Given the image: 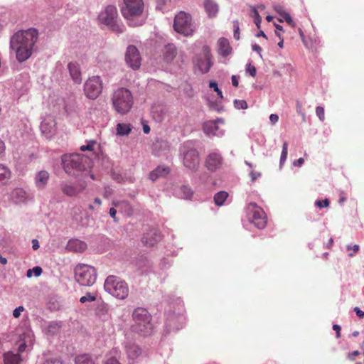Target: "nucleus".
<instances>
[{
	"label": "nucleus",
	"mask_w": 364,
	"mask_h": 364,
	"mask_svg": "<svg viewBox=\"0 0 364 364\" xmlns=\"http://www.w3.org/2000/svg\"><path fill=\"white\" fill-rule=\"evenodd\" d=\"M38 31L33 28L16 32L10 38V48L19 63L28 60L35 50Z\"/></svg>",
	"instance_id": "1"
},
{
	"label": "nucleus",
	"mask_w": 364,
	"mask_h": 364,
	"mask_svg": "<svg viewBox=\"0 0 364 364\" xmlns=\"http://www.w3.org/2000/svg\"><path fill=\"white\" fill-rule=\"evenodd\" d=\"M62 164L66 173L74 177H78L80 175L88 172L92 161L90 158L85 155L70 154L62 156Z\"/></svg>",
	"instance_id": "2"
},
{
	"label": "nucleus",
	"mask_w": 364,
	"mask_h": 364,
	"mask_svg": "<svg viewBox=\"0 0 364 364\" xmlns=\"http://www.w3.org/2000/svg\"><path fill=\"white\" fill-rule=\"evenodd\" d=\"M132 318L134 321V324L132 325L133 331L143 336H146L151 333L153 328L151 323V316L146 309L141 307L135 309L132 313Z\"/></svg>",
	"instance_id": "3"
},
{
	"label": "nucleus",
	"mask_w": 364,
	"mask_h": 364,
	"mask_svg": "<svg viewBox=\"0 0 364 364\" xmlns=\"http://www.w3.org/2000/svg\"><path fill=\"white\" fill-rule=\"evenodd\" d=\"M112 105L114 110L120 114L128 113L134 104V98L131 92L127 88H118L112 97Z\"/></svg>",
	"instance_id": "4"
},
{
	"label": "nucleus",
	"mask_w": 364,
	"mask_h": 364,
	"mask_svg": "<svg viewBox=\"0 0 364 364\" xmlns=\"http://www.w3.org/2000/svg\"><path fill=\"white\" fill-rule=\"evenodd\" d=\"M105 290L114 297L124 300L129 295L127 284L120 278L110 275L107 277L104 284Z\"/></svg>",
	"instance_id": "5"
},
{
	"label": "nucleus",
	"mask_w": 364,
	"mask_h": 364,
	"mask_svg": "<svg viewBox=\"0 0 364 364\" xmlns=\"http://www.w3.org/2000/svg\"><path fill=\"white\" fill-rule=\"evenodd\" d=\"M173 28L177 33L188 36L193 35L196 26L189 14L180 11L175 16Z\"/></svg>",
	"instance_id": "6"
},
{
	"label": "nucleus",
	"mask_w": 364,
	"mask_h": 364,
	"mask_svg": "<svg viewBox=\"0 0 364 364\" xmlns=\"http://www.w3.org/2000/svg\"><path fill=\"white\" fill-rule=\"evenodd\" d=\"M117 10L113 5L107 6L98 15L97 19L101 24L109 27L113 31L122 33L123 28L117 23Z\"/></svg>",
	"instance_id": "7"
},
{
	"label": "nucleus",
	"mask_w": 364,
	"mask_h": 364,
	"mask_svg": "<svg viewBox=\"0 0 364 364\" xmlns=\"http://www.w3.org/2000/svg\"><path fill=\"white\" fill-rule=\"evenodd\" d=\"M75 277L81 286L90 287L97 279L96 269L87 264H79L75 269Z\"/></svg>",
	"instance_id": "8"
},
{
	"label": "nucleus",
	"mask_w": 364,
	"mask_h": 364,
	"mask_svg": "<svg viewBox=\"0 0 364 364\" xmlns=\"http://www.w3.org/2000/svg\"><path fill=\"white\" fill-rule=\"evenodd\" d=\"M183 164L185 167L191 171H196L200 164L199 154L196 149L193 148L191 142H186L182 149Z\"/></svg>",
	"instance_id": "9"
},
{
	"label": "nucleus",
	"mask_w": 364,
	"mask_h": 364,
	"mask_svg": "<svg viewBox=\"0 0 364 364\" xmlns=\"http://www.w3.org/2000/svg\"><path fill=\"white\" fill-rule=\"evenodd\" d=\"M248 220L258 229L265 228L267 222L266 213L255 203H250L246 208Z\"/></svg>",
	"instance_id": "10"
},
{
	"label": "nucleus",
	"mask_w": 364,
	"mask_h": 364,
	"mask_svg": "<svg viewBox=\"0 0 364 364\" xmlns=\"http://www.w3.org/2000/svg\"><path fill=\"white\" fill-rule=\"evenodd\" d=\"M143 9L144 2L142 0H124L121 11L125 18L131 19L140 16Z\"/></svg>",
	"instance_id": "11"
},
{
	"label": "nucleus",
	"mask_w": 364,
	"mask_h": 364,
	"mask_svg": "<svg viewBox=\"0 0 364 364\" xmlns=\"http://www.w3.org/2000/svg\"><path fill=\"white\" fill-rule=\"evenodd\" d=\"M102 90V81L100 76L90 77L84 85V92L89 99H96Z\"/></svg>",
	"instance_id": "12"
},
{
	"label": "nucleus",
	"mask_w": 364,
	"mask_h": 364,
	"mask_svg": "<svg viewBox=\"0 0 364 364\" xmlns=\"http://www.w3.org/2000/svg\"><path fill=\"white\" fill-rule=\"evenodd\" d=\"M203 56L196 57L195 60V65L199 71L204 74L209 72L213 65L212 55L210 49L208 46L203 47Z\"/></svg>",
	"instance_id": "13"
},
{
	"label": "nucleus",
	"mask_w": 364,
	"mask_h": 364,
	"mask_svg": "<svg viewBox=\"0 0 364 364\" xmlns=\"http://www.w3.org/2000/svg\"><path fill=\"white\" fill-rule=\"evenodd\" d=\"M141 55L136 46L130 45L127 48L125 61L133 70H138L141 65Z\"/></svg>",
	"instance_id": "14"
},
{
	"label": "nucleus",
	"mask_w": 364,
	"mask_h": 364,
	"mask_svg": "<svg viewBox=\"0 0 364 364\" xmlns=\"http://www.w3.org/2000/svg\"><path fill=\"white\" fill-rule=\"evenodd\" d=\"M223 158L218 150L208 154L205 161V166L211 172H215L222 167Z\"/></svg>",
	"instance_id": "15"
},
{
	"label": "nucleus",
	"mask_w": 364,
	"mask_h": 364,
	"mask_svg": "<svg viewBox=\"0 0 364 364\" xmlns=\"http://www.w3.org/2000/svg\"><path fill=\"white\" fill-rule=\"evenodd\" d=\"M9 198L16 205L26 204L34 200L32 194L28 193L24 189L16 188L9 193Z\"/></svg>",
	"instance_id": "16"
},
{
	"label": "nucleus",
	"mask_w": 364,
	"mask_h": 364,
	"mask_svg": "<svg viewBox=\"0 0 364 364\" xmlns=\"http://www.w3.org/2000/svg\"><path fill=\"white\" fill-rule=\"evenodd\" d=\"M218 122L223 124V120L222 119H218L215 121L205 122L203 126L204 133L208 136H223L225 131L218 127Z\"/></svg>",
	"instance_id": "17"
},
{
	"label": "nucleus",
	"mask_w": 364,
	"mask_h": 364,
	"mask_svg": "<svg viewBox=\"0 0 364 364\" xmlns=\"http://www.w3.org/2000/svg\"><path fill=\"white\" fill-rule=\"evenodd\" d=\"M185 317L183 314L176 315L175 313L168 314L166 321V328L168 332L178 331L183 327L185 323Z\"/></svg>",
	"instance_id": "18"
},
{
	"label": "nucleus",
	"mask_w": 364,
	"mask_h": 364,
	"mask_svg": "<svg viewBox=\"0 0 364 364\" xmlns=\"http://www.w3.org/2000/svg\"><path fill=\"white\" fill-rule=\"evenodd\" d=\"M161 239V233L156 228L145 230L141 241L146 246H154Z\"/></svg>",
	"instance_id": "19"
},
{
	"label": "nucleus",
	"mask_w": 364,
	"mask_h": 364,
	"mask_svg": "<svg viewBox=\"0 0 364 364\" xmlns=\"http://www.w3.org/2000/svg\"><path fill=\"white\" fill-rule=\"evenodd\" d=\"M50 179V173L45 170L38 171L34 176V184L38 190L46 188Z\"/></svg>",
	"instance_id": "20"
},
{
	"label": "nucleus",
	"mask_w": 364,
	"mask_h": 364,
	"mask_svg": "<svg viewBox=\"0 0 364 364\" xmlns=\"http://www.w3.org/2000/svg\"><path fill=\"white\" fill-rule=\"evenodd\" d=\"M55 122L52 117L44 119L40 125V129L46 137L50 138L55 133Z\"/></svg>",
	"instance_id": "21"
},
{
	"label": "nucleus",
	"mask_w": 364,
	"mask_h": 364,
	"mask_svg": "<svg viewBox=\"0 0 364 364\" xmlns=\"http://www.w3.org/2000/svg\"><path fill=\"white\" fill-rule=\"evenodd\" d=\"M76 210L73 215V225L76 228H84L88 225L89 217Z\"/></svg>",
	"instance_id": "22"
},
{
	"label": "nucleus",
	"mask_w": 364,
	"mask_h": 364,
	"mask_svg": "<svg viewBox=\"0 0 364 364\" xmlns=\"http://www.w3.org/2000/svg\"><path fill=\"white\" fill-rule=\"evenodd\" d=\"M174 193L178 198L191 200L193 195V191L189 185H182L175 190Z\"/></svg>",
	"instance_id": "23"
},
{
	"label": "nucleus",
	"mask_w": 364,
	"mask_h": 364,
	"mask_svg": "<svg viewBox=\"0 0 364 364\" xmlns=\"http://www.w3.org/2000/svg\"><path fill=\"white\" fill-rule=\"evenodd\" d=\"M218 53L223 57L229 55L232 53V48L229 41L225 38H220L218 41Z\"/></svg>",
	"instance_id": "24"
},
{
	"label": "nucleus",
	"mask_w": 364,
	"mask_h": 364,
	"mask_svg": "<svg viewBox=\"0 0 364 364\" xmlns=\"http://www.w3.org/2000/svg\"><path fill=\"white\" fill-rule=\"evenodd\" d=\"M68 68L73 81L77 84H80L82 82L80 65L77 63L71 62L68 65Z\"/></svg>",
	"instance_id": "25"
},
{
	"label": "nucleus",
	"mask_w": 364,
	"mask_h": 364,
	"mask_svg": "<svg viewBox=\"0 0 364 364\" xmlns=\"http://www.w3.org/2000/svg\"><path fill=\"white\" fill-rule=\"evenodd\" d=\"M67 250L74 252H83L87 248V245L78 239H71L68 241Z\"/></svg>",
	"instance_id": "26"
},
{
	"label": "nucleus",
	"mask_w": 364,
	"mask_h": 364,
	"mask_svg": "<svg viewBox=\"0 0 364 364\" xmlns=\"http://www.w3.org/2000/svg\"><path fill=\"white\" fill-rule=\"evenodd\" d=\"M169 172L170 170L168 167L164 166H159L150 173L149 179L152 181H155L161 177L166 176Z\"/></svg>",
	"instance_id": "27"
},
{
	"label": "nucleus",
	"mask_w": 364,
	"mask_h": 364,
	"mask_svg": "<svg viewBox=\"0 0 364 364\" xmlns=\"http://www.w3.org/2000/svg\"><path fill=\"white\" fill-rule=\"evenodd\" d=\"M3 358L4 364H21L23 360L19 353H15L12 351L5 353Z\"/></svg>",
	"instance_id": "28"
},
{
	"label": "nucleus",
	"mask_w": 364,
	"mask_h": 364,
	"mask_svg": "<svg viewBox=\"0 0 364 364\" xmlns=\"http://www.w3.org/2000/svg\"><path fill=\"white\" fill-rule=\"evenodd\" d=\"M177 55V49L174 44L168 43L164 48V59L166 63H171Z\"/></svg>",
	"instance_id": "29"
},
{
	"label": "nucleus",
	"mask_w": 364,
	"mask_h": 364,
	"mask_svg": "<svg viewBox=\"0 0 364 364\" xmlns=\"http://www.w3.org/2000/svg\"><path fill=\"white\" fill-rule=\"evenodd\" d=\"M204 7L208 16L210 18L216 16L219 6L213 0H204Z\"/></svg>",
	"instance_id": "30"
},
{
	"label": "nucleus",
	"mask_w": 364,
	"mask_h": 364,
	"mask_svg": "<svg viewBox=\"0 0 364 364\" xmlns=\"http://www.w3.org/2000/svg\"><path fill=\"white\" fill-rule=\"evenodd\" d=\"M60 189L62 192L68 196H75L79 192L74 185L67 182L60 183Z\"/></svg>",
	"instance_id": "31"
},
{
	"label": "nucleus",
	"mask_w": 364,
	"mask_h": 364,
	"mask_svg": "<svg viewBox=\"0 0 364 364\" xmlns=\"http://www.w3.org/2000/svg\"><path fill=\"white\" fill-rule=\"evenodd\" d=\"M125 348L127 356L132 360L136 358L141 353L139 347L135 343H128L126 345Z\"/></svg>",
	"instance_id": "32"
},
{
	"label": "nucleus",
	"mask_w": 364,
	"mask_h": 364,
	"mask_svg": "<svg viewBox=\"0 0 364 364\" xmlns=\"http://www.w3.org/2000/svg\"><path fill=\"white\" fill-rule=\"evenodd\" d=\"M112 205L120 211L124 210L127 215H131L132 212L131 205L126 200L113 201Z\"/></svg>",
	"instance_id": "33"
},
{
	"label": "nucleus",
	"mask_w": 364,
	"mask_h": 364,
	"mask_svg": "<svg viewBox=\"0 0 364 364\" xmlns=\"http://www.w3.org/2000/svg\"><path fill=\"white\" fill-rule=\"evenodd\" d=\"M75 364H94L95 361L92 356L89 354L85 353L78 355L75 358Z\"/></svg>",
	"instance_id": "34"
},
{
	"label": "nucleus",
	"mask_w": 364,
	"mask_h": 364,
	"mask_svg": "<svg viewBox=\"0 0 364 364\" xmlns=\"http://www.w3.org/2000/svg\"><path fill=\"white\" fill-rule=\"evenodd\" d=\"M11 177L9 168L4 164H0V183H6Z\"/></svg>",
	"instance_id": "35"
},
{
	"label": "nucleus",
	"mask_w": 364,
	"mask_h": 364,
	"mask_svg": "<svg viewBox=\"0 0 364 364\" xmlns=\"http://www.w3.org/2000/svg\"><path fill=\"white\" fill-rule=\"evenodd\" d=\"M228 197V193L226 191H220L217 193L214 196V201L216 205L221 206L224 205L225 201Z\"/></svg>",
	"instance_id": "36"
},
{
	"label": "nucleus",
	"mask_w": 364,
	"mask_h": 364,
	"mask_svg": "<svg viewBox=\"0 0 364 364\" xmlns=\"http://www.w3.org/2000/svg\"><path fill=\"white\" fill-rule=\"evenodd\" d=\"M131 132V127L127 124H118L117 126V134L119 136L128 135Z\"/></svg>",
	"instance_id": "37"
},
{
	"label": "nucleus",
	"mask_w": 364,
	"mask_h": 364,
	"mask_svg": "<svg viewBox=\"0 0 364 364\" xmlns=\"http://www.w3.org/2000/svg\"><path fill=\"white\" fill-rule=\"evenodd\" d=\"M288 154V144L287 141H284L282 146V151L280 156V166H282L287 160Z\"/></svg>",
	"instance_id": "38"
},
{
	"label": "nucleus",
	"mask_w": 364,
	"mask_h": 364,
	"mask_svg": "<svg viewBox=\"0 0 364 364\" xmlns=\"http://www.w3.org/2000/svg\"><path fill=\"white\" fill-rule=\"evenodd\" d=\"M42 268L41 267L36 266L32 269H29L27 270L26 276L30 278L33 274L36 277H39L42 274Z\"/></svg>",
	"instance_id": "39"
},
{
	"label": "nucleus",
	"mask_w": 364,
	"mask_h": 364,
	"mask_svg": "<svg viewBox=\"0 0 364 364\" xmlns=\"http://www.w3.org/2000/svg\"><path fill=\"white\" fill-rule=\"evenodd\" d=\"M43 364H64V362L60 357H51L46 358Z\"/></svg>",
	"instance_id": "40"
},
{
	"label": "nucleus",
	"mask_w": 364,
	"mask_h": 364,
	"mask_svg": "<svg viewBox=\"0 0 364 364\" xmlns=\"http://www.w3.org/2000/svg\"><path fill=\"white\" fill-rule=\"evenodd\" d=\"M234 106L237 109H245L247 108V103L245 100H235Z\"/></svg>",
	"instance_id": "41"
},
{
	"label": "nucleus",
	"mask_w": 364,
	"mask_h": 364,
	"mask_svg": "<svg viewBox=\"0 0 364 364\" xmlns=\"http://www.w3.org/2000/svg\"><path fill=\"white\" fill-rule=\"evenodd\" d=\"M95 300H96V296L94 294H92L90 292H87L85 296H82L80 299V301L83 304L87 301L91 302V301H94Z\"/></svg>",
	"instance_id": "42"
},
{
	"label": "nucleus",
	"mask_w": 364,
	"mask_h": 364,
	"mask_svg": "<svg viewBox=\"0 0 364 364\" xmlns=\"http://www.w3.org/2000/svg\"><path fill=\"white\" fill-rule=\"evenodd\" d=\"M273 9L282 17L287 13L285 11L284 6L280 4H274L273 5Z\"/></svg>",
	"instance_id": "43"
},
{
	"label": "nucleus",
	"mask_w": 364,
	"mask_h": 364,
	"mask_svg": "<svg viewBox=\"0 0 364 364\" xmlns=\"http://www.w3.org/2000/svg\"><path fill=\"white\" fill-rule=\"evenodd\" d=\"M95 144L96 141L95 140L89 141L87 142V144L80 146V150L82 151H92Z\"/></svg>",
	"instance_id": "44"
},
{
	"label": "nucleus",
	"mask_w": 364,
	"mask_h": 364,
	"mask_svg": "<svg viewBox=\"0 0 364 364\" xmlns=\"http://www.w3.org/2000/svg\"><path fill=\"white\" fill-rule=\"evenodd\" d=\"M315 205L319 208H328L330 205L329 200L325 198L324 200H317L315 201Z\"/></svg>",
	"instance_id": "45"
},
{
	"label": "nucleus",
	"mask_w": 364,
	"mask_h": 364,
	"mask_svg": "<svg viewBox=\"0 0 364 364\" xmlns=\"http://www.w3.org/2000/svg\"><path fill=\"white\" fill-rule=\"evenodd\" d=\"M60 327H61L60 323L55 322V321L51 322L48 325V331L50 333H55L60 328Z\"/></svg>",
	"instance_id": "46"
},
{
	"label": "nucleus",
	"mask_w": 364,
	"mask_h": 364,
	"mask_svg": "<svg viewBox=\"0 0 364 364\" xmlns=\"http://www.w3.org/2000/svg\"><path fill=\"white\" fill-rule=\"evenodd\" d=\"M97 314L102 316H106L108 314V306L105 304H102L97 307Z\"/></svg>",
	"instance_id": "47"
},
{
	"label": "nucleus",
	"mask_w": 364,
	"mask_h": 364,
	"mask_svg": "<svg viewBox=\"0 0 364 364\" xmlns=\"http://www.w3.org/2000/svg\"><path fill=\"white\" fill-rule=\"evenodd\" d=\"M209 87L210 88H213L214 90V91H215L217 92V95L219 97L223 98V92H222L221 90L219 89V87L218 86V83L216 82L210 81L209 82Z\"/></svg>",
	"instance_id": "48"
},
{
	"label": "nucleus",
	"mask_w": 364,
	"mask_h": 364,
	"mask_svg": "<svg viewBox=\"0 0 364 364\" xmlns=\"http://www.w3.org/2000/svg\"><path fill=\"white\" fill-rule=\"evenodd\" d=\"M240 26H239V22L238 21H233V36L235 39L239 40L240 39Z\"/></svg>",
	"instance_id": "49"
},
{
	"label": "nucleus",
	"mask_w": 364,
	"mask_h": 364,
	"mask_svg": "<svg viewBox=\"0 0 364 364\" xmlns=\"http://www.w3.org/2000/svg\"><path fill=\"white\" fill-rule=\"evenodd\" d=\"M112 178L118 183H124L125 181V178L122 174L118 172L113 171L112 173Z\"/></svg>",
	"instance_id": "50"
},
{
	"label": "nucleus",
	"mask_w": 364,
	"mask_h": 364,
	"mask_svg": "<svg viewBox=\"0 0 364 364\" xmlns=\"http://www.w3.org/2000/svg\"><path fill=\"white\" fill-rule=\"evenodd\" d=\"M316 114L321 122L324 121L325 116H324V109L323 107L318 106L316 108Z\"/></svg>",
	"instance_id": "51"
},
{
	"label": "nucleus",
	"mask_w": 364,
	"mask_h": 364,
	"mask_svg": "<svg viewBox=\"0 0 364 364\" xmlns=\"http://www.w3.org/2000/svg\"><path fill=\"white\" fill-rule=\"evenodd\" d=\"M253 12H254L255 23L256 24L257 27L258 28H259L261 22H262V18H261L258 11L255 9H254Z\"/></svg>",
	"instance_id": "52"
},
{
	"label": "nucleus",
	"mask_w": 364,
	"mask_h": 364,
	"mask_svg": "<svg viewBox=\"0 0 364 364\" xmlns=\"http://www.w3.org/2000/svg\"><path fill=\"white\" fill-rule=\"evenodd\" d=\"M24 310L25 309L23 306H19L13 311V316L16 318H18Z\"/></svg>",
	"instance_id": "53"
},
{
	"label": "nucleus",
	"mask_w": 364,
	"mask_h": 364,
	"mask_svg": "<svg viewBox=\"0 0 364 364\" xmlns=\"http://www.w3.org/2000/svg\"><path fill=\"white\" fill-rule=\"evenodd\" d=\"M246 72L248 73L251 76L254 77L256 75L257 70L254 65H251L250 63L247 65Z\"/></svg>",
	"instance_id": "54"
},
{
	"label": "nucleus",
	"mask_w": 364,
	"mask_h": 364,
	"mask_svg": "<svg viewBox=\"0 0 364 364\" xmlns=\"http://www.w3.org/2000/svg\"><path fill=\"white\" fill-rule=\"evenodd\" d=\"M275 26V34L279 38H281L282 35L281 33L284 32L283 27L279 24H274Z\"/></svg>",
	"instance_id": "55"
},
{
	"label": "nucleus",
	"mask_w": 364,
	"mask_h": 364,
	"mask_svg": "<svg viewBox=\"0 0 364 364\" xmlns=\"http://www.w3.org/2000/svg\"><path fill=\"white\" fill-rule=\"evenodd\" d=\"M105 364H120V363L115 357L111 356V357H108L107 358V360L105 362Z\"/></svg>",
	"instance_id": "56"
},
{
	"label": "nucleus",
	"mask_w": 364,
	"mask_h": 364,
	"mask_svg": "<svg viewBox=\"0 0 364 364\" xmlns=\"http://www.w3.org/2000/svg\"><path fill=\"white\" fill-rule=\"evenodd\" d=\"M117 210H118L117 208H116L114 206L111 208L109 209V215L114 219V222H117L118 220L117 218H116V215H117Z\"/></svg>",
	"instance_id": "57"
},
{
	"label": "nucleus",
	"mask_w": 364,
	"mask_h": 364,
	"mask_svg": "<svg viewBox=\"0 0 364 364\" xmlns=\"http://www.w3.org/2000/svg\"><path fill=\"white\" fill-rule=\"evenodd\" d=\"M282 17L284 18V19L285 20V21H286L288 24H289V25H291V26H294V21H293V20H292V18H291V16H290L288 13H287L286 14H284Z\"/></svg>",
	"instance_id": "58"
},
{
	"label": "nucleus",
	"mask_w": 364,
	"mask_h": 364,
	"mask_svg": "<svg viewBox=\"0 0 364 364\" xmlns=\"http://www.w3.org/2000/svg\"><path fill=\"white\" fill-rule=\"evenodd\" d=\"M250 176L251 177L252 181H255L256 179L261 176V173L251 171L250 173Z\"/></svg>",
	"instance_id": "59"
},
{
	"label": "nucleus",
	"mask_w": 364,
	"mask_h": 364,
	"mask_svg": "<svg viewBox=\"0 0 364 364\" xmlns=\"http://www.w3.org/2000/svg\"><path fill=\"white\" fill-rule=\"evenodd\" d=\"M333 329L336 331V337L337 338H340L341 337V326H339L338 324H333Z\"/></svg>",
	"instance_id": "60"
},
{
	"label": "nucleus",
	"mask_w": 364,
	"mask_h": 364,
	"mask_svg": "<svg viewBox=\"0 0 364 364\" xmlns=\"http://www.w3.org/2000/svg\"><path fill=\"white\" fill-rule=\"evenodd\" d=\"M252 50L257 52L259 55V56L262 58V53H261L262 48L259 45H257L256 43L252 44Z\"/></svg>",
	"instance_id": "61"
},
{
	"label": "nucleus",
	"mask_w": 364,
	"mask_h": 364,
	"mask_svg": "<svg viewBox=\"0 0 364 364\" xmlns=\"http://www.w3.org/2000/svg\"><path fill=\"white\" fill-rule=\"evenodd\" d=\"M270 122L275 124L279 120V116L277 114H271L269 116Z\"/></svg>",
	"instance_id": "62"
},
{
	"label": "nucleus",
	"mask_w": 364,
	"mask_h": 364,
	"mask_svg": "<svg viewBox=\"0 0 364 364\" xmlns=\"http://www.w3.org/2000/svg\"><path fill=\"white\" fill-rule=\"evenodd\" d=\"M358 355H360V352L358 350H354V351L348 353V358L350 360H355V357L358 356Z\"/></svg>",
	"instance_id": "63"
},
{
	"label": "nucleus",
	"mask_w": 364,
	"mask_h": 364,
	"mask_svg": "<svg viewBox=\"0 0 364 364\" xmlns=\"http://www.w3.org/2000/svg\"><path fill=\"white\" fill-rule=\"evenodd\" d=\"M231 81H232V85L237 87H238V85H239V77L236 75H232L231 77Z\"/></svg>",
	"instance_id": "64"
}]
</instances>
